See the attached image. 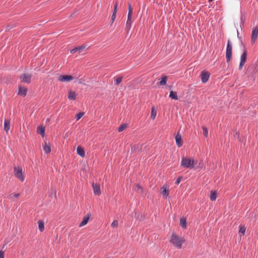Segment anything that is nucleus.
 <instances>
[{"mask_svg":"<svg viewBox=\"0 0 258 258\" xmlns=\"http://www.w3.org/2000/svg\"><path fill=\"white\" fill-rule=\"evenodd\" d=\"M77 154L80 155L82 157H84L85 156V152L84 149L81 147L80 146H79L77 148Z\"/></svg>","mask_w":258,"mask_h":258,"instance_id":"20","label":"nucleus"},{"mask_svg":"<svg viewBox=\"0 0 258 258\" xmlns=\"http://www.w3.org/2000/svg\"><path fill=\"white\" fill-rule=\"evenodd\" d=\"M181 177H178V178L176 179V181H175V184H179V183H180V181H181Z\"/></svg>","mask_w":258,"mask_h":258,"instance_id":"39","label":"nucleus"},{"mask_svg":"<svg viewBox=\"0 0 258 258\" xmlns=\"http://www.w3.org/2000/svg\"><path fill=\"white\" fill-rule=\"evenodd\" d=\"M118 221H117V220H114V221L112 222V223H111V227H117V226H118Z\"/></svg>","mask_w":258,"mask_h":258,"instance_id":"38","label":"nucleus"},{"mask_svg":"<svg viewBox=\"0 0 258 258\" xmlns=\"http://www.w3.org/2000/svg\"><path fill=\"white\" fill-rule=\"evenodd\" d=\"M185 241L183 237H179L175 233H173L171 236L170 242L177 248H181L182 244Z\"/></svg>","mask_w":258,"mask_h":258,"instance_id":"1","label":"nucleus"},{"mask_svg":"<svg viewBox=\"0 0 258 258\" xmlns=\"http://www.w3.org/2000/svg\"><path fill=\"white\" fill-rule=\"evenodd\" d=\"M14 172L15 176L21 182H23L25 179V175L22 168L19 166H15Z\"/></svg>","mask_w":258,"mask_h":258,"instance_id":"4","label":"nucleus"},{"mask_svg":"<svg viewBox=\"0 0 258 258\" xmlns=\"http://www.w3.org/2000/svg\"><path fill=\"white\" fill-rule=\"evenodd\" d=\"M180 225L184 229H185L186 228V221L185 218H182L180 219Z\"/></svg>","mask_w":258,"mask_h":258,"instance_id":"24","label":"nucleus"},{"mask_svg":"<svg viewBox=\"0 0 258 258\" xmlns=\"http://www.w3.org/2000/svg\"><path fill=\"white\" fill-rule=\"evenodd\" d=\"M91 216L90 214H87V216H85L83 218V221L79 224V227H83L87 224L88 222V220Z\"/></svg>","mask_w":258,"mask_h":258,"instance_id":"15","label":"nucleus"},{"mask_svg":"<svg viewBox=\"0 0 258 258\" xmlns=\"http://www.w3.org/2000/svg\"><path fill=\"white\" fill-rule=\"evenodd\" d=\"M238 35H239V32L238 31H237V36H238Z\"/></svg>","mask_w":258,"mask_h":258,"instance_id":"45","label":"nucleus"},{"mask_svg":"<svg viewBox=\"0 0 258 258\" xmlns=\"http://www.w3.org/2000/svg\"><path fill=\"white\" fill-rule=\"evenodd\" d=\"M213 1V0H209V1L210 2H212Z\"/></svg>","mask_w":258,"mask_h":258,"instance_id":"44","label":"nucleus"},{"mask_svg":"<svg viewBox=\"0 0 258 258\" xmlns=\"http://www.w3.org/2000/svg\"><path fill=\"white\" fill-rule=\"evenodd\" d=\"M131 19H132V17H128V16H127V20L126 23V27L128 30L130 29V28L131 27V25H132Z\"/></svg>","mask_w":258,"mask_h":258,"instance_id":"27","label":"nucleus"},{"mask_svg":"<svg viewBox=\"0 0 258 258\" xmlns=\"http://www.w3.org/2000/svg\"><path fill=\"white\" fill-rule=\"evenodd\" d=\"M92 187L93 189L94 194L95 195H97L98 196H100L101 195V190L99 184L93 182Z\"/></svg>","mask_w":258,"mask_h":258,"instance_id":"11","label":"nucleus"},{"mask_svg":"<svg viewBox=\"0 0 258 258\" xmlns=\"http://www.w3.org/2000/svg\"><path fill=\"white\" fill-rule=\"evenodd\" d=\"M37 132L39 134H40V135L42 137H44L45 134H44V132H45V127L43 125H40L38 126V129H37Z\"/></svg>","mask_w":258,"mask_h":258,"instance_id":"19","label":"nucleus"},{"mask_svg":"<svg viewBox=\"0 0 258 258\" xmlns=\"http://www.w3.org/2000/svg\"><path fill=\"white\" fill-rule=\"evenodd\" d=\"M167 81V77L163 76L161 78V81L159 82V84L161 86H164L166 84Z\"/></svg>","mask_w":258,"mask_h":258,"instance_id":"22","label":"nucleus"},{"mask_svg":"<svg viewBox=\"0 0 258 258\" xmlns=\"http://www.w3.org/2000/svg\"><path fill=\"white\" fill-rule=\"evenodd\" d=\"M66 258H69V257H66Z\"/></svg>","mask_w":258,"mask_h":258,"instance_id":"46","label":"nucleus"},{"mask_svg":"<svg viewBox=\"0 0 258 258\" xmlns=\"http://www.w3.org/2000/svg\"><path fill=\"white\" fill-rule=\"evenodd\" d=\"M87 46L85 45H83L80 46L76 47L74 49H72L71 50V53H74L75 52H78L79 53L81 52L83 50H84L86 48Z\"/></svg>","mask_w":258,"mask_h":258,"instance_id":"12","label":"nucleus"},{"mask_svg":"<svg viewBox=\"0 0 258 258\" xmlns=\"http://www.w3.org/2000/svg\"><path fill=\"white\" fill-rule=\"evenodd\" d=\"M232 44L229 40H228L227 47H226V58L227 62H228L231 59L232 57Z\"/></svg>","mask_w":258,"mask_h":258,"instance_id":"5","label":"nucleus"},{"mask_svg":"<svg viewBox=\"0 0 258 258\" xmlns=\"http://www.w3.org/2000/svg\"><path fill=\"white\" fill-rule=\"evenodd\" d=\"M44 152L46 154L49 153L51 151L50 146L49 144H47L46 142L45 143L44 146L43 147Z\"/></svg>","mask_w":258,"mask_h":258,"instance_id":"18","label":"nucleus"},{"mask_svg":"<svg viewBox=\"0 0 258 258\" xmlns=\"http://www.w3.org/2000/svg\"><path fill=\"white\" fill-rule=\"evenodd\" d=\"M156 116V111L153 107L152 108L151 117L152 119H154Z\"/></svg>","mask_w":258,"mask_h":258,"instance_id":"32","label":"nucleus"},{"mask_svg":"<svg viewBox=\"0 0 258 258\" xmlns=\"http://www.w3.org/2000/svg\"><path fill=\"white\" fill-rule=\"evenodd\" d=\"M258 35V27L254 28L252 31L251 41L252 44L254 43Z\"/></svg>","mask_w":258,"mask_h":258,"instance_id":"8","label":"nucleus"},{"mask_svg":"<svg viewBox=\"0 0 258 258\" xmlns=\"http://www.w3.org/2000/svg\"><path fill=\"white\" fill-rule=\"evenodd\" d=\"M21 82L29 84L31 82V75L29 74H23L20 77Z\"/></svg>","mask_w":258,"mask_h":258,"instance_id":"7","label":"nucleus"},{"mask_svg":"<svg viewBox=\"0 0 258 258\" xmlns=\"http://www.w3.org/2000/svg\"><path fill=\"white\" fill-rule=\"evenodd\" d=\"M0 258H4V252L3 251H0Z\"/></svg>","mask_w":258,"mask_h":258,"instance_id":"41","label":"nucleus"},{"mask_svg":"<svg viewBox=\"0 0 258 258\" xmlns=\"http://www.w3.org/2000/svg\"><path fill=\"white\" fill-rule=\"evenodd\" d=\"M169 97L172 99L177 100H178V96L177 95V93L176 92H174L171 91L170 92Z\"/></svg>","mask_w":258,"mask_h":258,"instance_id":"23","label":"nucleus"},{"mask_svg":"<svg viewBox=\"0 0 258 258\" xmlns=\"http://www.w3.org/2000/svg\"><path fill=\"white\" fill-rule=\"evenodd\" d=\"M135 150H136L135 146H134V147L132 148L131 151H132V152H135Z\"/></svg>","mask_w":258,"mask_h":258,"instance_id":"43","label":"nucleus"},{"mask_svg":"<svg viewBox=\"0 0 258 258\" xmlns=\"http://www.w3.org/2000/svg\"><path fill=\"white\" fill-rule=\"evenodd\" d=\"M38 228H39V230L41 232H42L44 229V222L41 220H39L38 221Z\"/></svg>","mask_w":258,"mask_h":258,"instance_id":"25","label":"nucleus"},{"mask_svg":"<svg viewBox=\"0 0 258 258\" xmlns=\"http://www.w3.org/2000/svg\"><path fill=\"white\" fill-rule=\"evenodd\" d=\"M257 69H258L256 64L254 63L251 64L248 67L245 74L247 75L248 78H252L254 80V77L257 71Z\"/></svg>","mask_w":258,"mask_h":258,"instance_id":"3","label":"nucleus"},{"mask_svg":"<svg viewBox=\"0 0 258 258\" xmlns=\"http://www.w3.org/2000/svg\"><path fill=\"white\" fill-rule=\"evenodd\" d=\"M181 166L186 168L192 169L195 166V161L192 158L182 157Z\"/></svg>","mask_w":258,"mask_h":258,"instance_id":"2","label":"nucleus"},{"mask_svg":"<svg viewBox=\"0 0 258 258\" xmlns=\"http://www.w3.org/2000/svg\"><path fill=\"white\" fill-rule=\"evenodd\" d=\"M247 57V51L245 49H244L243 53L240 56V61L239 66V70H242L244 64L245 63Z\"/></svg>","mask_w":258,"mask_h":258,"instance_id":"6","label":"nucleus"},{"mask_svg":"<svg viewBox=\"0 0 258 258\" xmlns=\"http://www.w3.org/2000/svg\"><path fill=\"white\" fill-rule=\"evenodd\" d=\"M73 79V77L71 76H69V75L60 76L58 79L59 81L62 82H69V81L72 80Z\"/></svg>","mask_w":258,"mask_h":258,"instance_id":"10","label":"nucleus"},{"mask_svg":"<svg viewBox=\"0 0 258 258\" xmlns=\"http://www.w3.org/2000/svg\"><path fill=\"white\" fill-rule=\"evenodd\" d=\"M202 129L203 130V135L205 137H207L208 135V129L205 127L203 126Z\"/></svg>","mask_w":258,"mask_h":258,"instance_id":"35","label":"nucleus"},{"mask_svg":"<svg viewBox=\"0 0 258 258\" xmlns=\"http://www.w3.org/2000/svg\"><path fill=\"white\" fill-rule=\"evenodd\" d=\"M51 194H53L54 195L55 197H56V190L55 189L52 188L51 189Z\"/></svg>","mask_w":258,"mask_h":258,"instance_id":"40","label":"nucleus"},{"mask_svg":"<svg viewBox=\"0 0 258 258\" xmlns=\"http://www.w3.org/2000/svg\"><path fill=\"white\" fill-rule=\"evenodd\" d=\"M128 13L127 14V16L128 17L132 16L133 14V9L132 8L131 4H128Z\"/></svg>","mask_w":258,"mask_h":258,"instance_id":"31","label":"nucleus"},{"mask_svg":"<svg viewBox=\"0 0 258 258\" xmlns=\"http://www.w3.org/2000/svg\"><path fill=\"white\" fill-rule=\"evenodd\" d=\"M162 188L163 191L162 194L163 196H165V197L166 198L169 195L168 189L164 186H163Z\"/></svg>","mask_w":258,"mask_h":258,"instance_id":"28","label":"nucleus"},{"mask_svg":"<svg viewBox=\"0 0 258 258\" xmlns=\"http://www.w3.org/2000/svg\"><path fill=\"white\" fill-rule=\"evenodd\" d=\"M68 98L70 100H75L76 99V94L74 91H70L69 92Z\"/></svg>","mask_w":258,"mask_h":258,"instance_id":"21","label":"nucleus"},{"mask_svg":"<svg viewBox=\"0 0 258 258\" xmlns=\"http://www.w3.org/2000/svg\"><path fill=\"white\" fill-rule=\"evenodd\" d=\"M217 198V192L216 191H211L210 195V200L212 201H215Z\"/></svg>","mask_w":258,"mask_h":258,"instance_id":"26","label":"nucleus"},{"mask_svg":"<svg viewBox=\"0 0 258 258\" xmlns=\"http://www.w3.org/2000/svg\"><path fill=\"white\" fill-rule=\"evenodd\" d=\"M175 139L177 147L179 148L181 147L182 145L181 136L179 134H177L175 137Z\"/></svg>","mask_w":258,"mask_h":258,"instance_id":"14","label":"nucleus"},{"mask_svg":"<svg viewBox=\"0 0 258 258\" xmlns=\"http://www.w3.org/2000/svg\"><path fill=\"white\" fill-rule=\"evenodd\" d=\"M126 127H127V125L126 124H122L118 128V131L119 132H121L123 131H124L125 129H126Z\"/></svg>","mask_w":258,"mask_h":258,"instance_id":"33","label":"nucleus"},{"mask_svg":"<svg viewBox=\"0 0 258 258\" xmlns=\"http://www.w3.org/2000/svg\"><path fill=\"white\" fill-rule=\"evenodd\" d=\"M117 6H118V3L117 2H116L114 6L113 12V13H112V15L111 16L112 23H113L114 20L116 18V13H117Z\"/></svg>","mask_w":258,"mask_h":258,"instance_id":"16","label":"nucleus"},{"mask_svg":"<svg viewBox=\"0 0 258 258\" xmlns=\"http://www.w3.org/2000/svg\"><path fill=\"white\" fill-rule=\"evenodd\" d=\"M246 228L244 226H240L239 230V234H241L242 235H244L245 232Z\"/></svg>","mask_w":258,"mask_h":258,"instance_id":"30","label":"nucleus"},{"mask_svg":"<svg viewBox=\"0 0 258 258\" xmlns=\"http://www.w3.org/2000/svg\"><path fill=\"white\" fill-rule=\"evenodd\" d=\"M10 128V120L5 119L4 121V130L8 133Z\"/></svg>","mask_w":258,"mask_h":258,"instance_id":"17","label":"nucleus"},{"mask_svg":"<svg viewBox=\"0 0 258 258\" xmlns=\"http://www.w3.org/2000/svg\"><path fill=\"white\" fill-rule=\"evenodd\" d=\"M122 80V77H121V76L118 77L115 80V85L118 86L121 82Z\"/></svg>","mask_w":258,"mask_h":258,"instance_id":"34","label":"nucleus"},{"mask_svg":"<svg viewBox=\"0 0 258 258\" xmlns=\"http://www.w3.org/2000/svg\"><path fill=\"white\" fill-rule=\"evenodd\" d=\"M241 22L242 24L244 23L245 20V17L244 16H241L240 18Z\"/></svg>","mask_w":258,"mask_h":258,"instance_id":"42","label":"nucleus"},{"mask_svg":"<svg viewBox=\"0 0 258 258\" xmlns=\"http://www.w3.org/2000/svg\"><path fill=\"white\" fill-rule=\"evenodd\" d=\"M20 196V194L19 193H13V194H11L10 196H9V198L10 199H12L13 198H17L19 197Z\"/></svg>","mask_w":258,"mask_h":258,"instance_id":"36","label":"nucleus"},{"mask_svg":"<svg viewBox=\"0 0 258 258\" xmlns=\"http://www.w3.org/2000/svg\"><path fill=\"white\" fill-rule=\"evenodd\" d=\"M27 89L26 88L21 86H19L18 94L19 95L25 97L27 94Z\"/></svg>","mask_w":258,"mask_h":258,"instance_id":"13","label":"nucleus"},{"mask_svg":"<svg viewBox=\"0 0 258 258\" xmlns=\"http://www.w3.org/2000/svg\"><path fill=\"white\" fill-rule=\"evenodd\" d=\"M201 77L202 82L205 83L208 82L210 78V74L207 72L203 71L201 72Z\"/></svg>","mask_w":258,"mask_h":258,"instance_id":"9","label":"nucleus"},{"mask_svg":"<svg viewBox=\"0 0 258 258\" xmlns=\"http://www.w3.org/2000/svg\"><path fill=\"white\" fill-rule=\"evenodd\" d=\"M135 190L136 191L139 192V193H142L143 192V189L142 187L141 186L140 184H137Z\"/></svg>","mask_w":258,"mask_h":258,"instance_id":"29","label":"nucleus"},{"mask_svg":"<svg viewBox=\"0 0 258 258\" xmlns=\"http://www.w3.org/2000/svg\"><path fill=\"white\" fill-rule=\"evenodd\" d=\"M84 115V113L83 112H80L79 113L77 114L76 115V119L77 120H79Z\"/></svg>","mask_w":258,"mask_h":258,"instance_id":"37","label":"nucleus"}]
</instances>
